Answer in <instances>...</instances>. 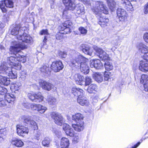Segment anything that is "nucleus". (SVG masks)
Returning <instances> with one entry per match:
<instances>
[{
	"mask_svg": "<svg viewBox=\"0 0 148 148\" xmlns=\"http://www.w3.org/2000/svg\"><path fill=\"white\" fill-rule=\"evenodd\" d=\"M16 42H12L10 47V51L14 54L15 56H11L8 58V62L12 67L17 70H20L21 68L20 62L19 61H22L24 62L26 61V58L23 56H21L18 53L21 50L23 49L27 48L26 45H20Z\"/></svg>",
	"mask_w": 148,
	"mask_h": 148,
	"instance_id": "obj_1",
	"label": "nucleus"
},
{
	"mask_svg": "<svg viewBox=\"0 0 148 148\" xmlns=\"http://www.w3.org/2000/svg\"><path fill=\"white\" fill-rule=\"evenodd\" d=\"M71 56L72 66L77 68H80L81 71L83 73H88L89 69L86 63L88 60L74 50L72 51Z\"/></svg>",
	"mask_w": 148,
	"mask_h": 148,
	"instance_id": "obj_2",
	"label": "nucleus"
},
{
	"mask_svg": "<svg viewBox=\"0 0 148 148\" xmlns=\"http://www.w3.org/2000/svg\"><path fill=\"white\" fill-rule=\"evenodd\" d=\"M84 3L88 6H92V11L97 15V17L102 18L100 15V12H102L104 14H107L108 13V8L102 2L94 1L92 0H85Z\"/></svg>",
	"mask_w": 148,
	"mask_h": 148,
	"instance_id": "obj_3",
	"label": "nucleus"
},
{
	"mask_svg": "<svg viewBox=\"0 0 148 148\" xmlns=\"http://www.w3.org/2000/svg\"><path fill=\"white\" fill-rule=\"evenodd\" d=\"M26 29L25 27H21L20 25H16L11 30V34L12 35H16L17 39L21 41L16 42L20 45H25L24 42L30 43L32 41V38L29 36L24 33V31ZM13 41V42H14Z\"/></svg>",
	"mask_w": 148,
	"mask_h": 148,
	"instance_id": "obj_4",
	"label": "nucleus"
},
{
	"mask_svg": "<svg viewBox=\"0 0 148 148\" xmlns=\"http://www.w3.org/2000/svg\"><path fill=\"white\" fill-rule=\"evenodd\" d=\"M94 49L101 59L103 60H106L104 65L107 71L112 70L113 66L110 62L111 60L108 55L102 49L98 47L95 48Z\"/></svg>",
	"mask_w": 148,
	"mask_h": 148,
	"instance_id": "obj_5",
	"label": "nucleus"
},
{
	"mask_svg": "<svg viewBox=\"0 0 148 148\" xmlns=\"http://www.w3.org/2000/svg\"><path fill=\"white\" fill-rule=\"evenodd\" d=\"M83 118V115L79 113H77L72 116V120L76 123L72 124V127L75 131L79 132L84 129Z\"/></svg>",
	"mask_w": 148,
	"mask_h": 148,
	"instance_id": "obj_6",
	"label": "nucleus"
},
{
	"mask_svg": "<svg viewBox=\"0 0 148 148\" xmlns=\"http://www.w3.org/2000/svg\"><path fill=\"white\" fill-rule=\"evenodd\" d=\"M7 65L6 62H4L1 64L0 66V73L5 74L11 78H16L17 73L13 71L11 67H7Z\"/></svg>",
	"mask_w": 148,
	"mask_h": 148,
	"instance_id": "obj_7",
	"label": "nucleus"
},
{
	"mask_svg": "<svg viewBox=\"0 0 148 148\" xmlns=\"http://www.w3.org/2000/svg\"><path fill=\"white\" fill-rule=\"evenodd\" d=\"M27 95L28 98L32 102L39 103L43 101L44 97L40 93L36 94L33 92H30Z\"/></svg>",
	"mask_w": 148,
	"mask_h": 148,
	"instance_id": "obj_8",
	"label": "nucleus"
},
{
	"mask_svg": "<svg viewBox=\"0 0 148 148\" xmlns=\"http://www.w3.org/2000/svg\"><path fill=\"white\" fill-rule=\"evenodd\" d=\"M5 6L9 8H12L13 6L12 0H4L0 1V8L3 12H6L7 11Z\"/></svg>",
	"mask_w": 148,
	"mask_h": 148,
	"instance_id": "obj_9",
	"label": "nucleus"
},
{
	"mask_svg": "<svg viewBox=\"0 0 148 148\" xmlns=\"http://www.w3.org/2000/svg\"><path fill=\"white\" fill-rule=\"evenodd\" d=\"M51 116L56 124L60 126L62 125L63 122V119L60 114L53 112L51 113Z\"/></svg>",
	"mask_w": 148,
	"mask_h": 148,
	"instance_id": "obj_10",
	"label": "nucleus"
},
{
	"mask_svg": "<svg viewBox=\"0 0 148 148\" xmlns=\"http://www.w3.org/2000/svg\"><path fill=\"white\" fill-rule=\"evenodd\" d=\"M137 47L140 52L144 54V59L148 60V47L143 43H140Z\"/></svg>",
	"mask_w": 148,
	"mask_h": 148,
	"instance_id": "obj_11",
	"label": "nucleus"
},
{
	"mask_svg": "<svg viewBox=\"0 0 148 148\" xmlns=\"http://www.w3.org/2000/svg\"><path fill=\"white\" fill-rule=\"evenodd\" d=\"M63 68L62 62L60 61H56L52 62L51 66V69L55 72L59 71Z\"/></svg>",
	"mask_w": 148,
	"mask_h": 148,
	"instance_id": "obj_12",
	"label": "nucleus"
},
{
	"mask_svg": "<svg viewBox=\"0 0 148 148\" xmlns=\"http://www.w3.org/2000/svg\"><path fill=\"white\" fill-rule=\"evenodd\" d=\"M17 134L19 136H23L25 134H28L29 132L28 128L24 125H17L16 126Z\"/></svg>",
	"mask_w": 148,
	"mask_h": 148,
	"instance_id": "obj_13",
	"label": "nucleus"
},
{
	"mask_svg": "<svg viewBox=\"0 0 148 148\" xmlns=\"http://www.w3.org/2000/svg\"><path fill=\"white\" fill-rule=\"evenodd\" d=\"M63 129L67 136L71 137L74 136L75 133L73 130L69 125L66 123L64 124Z\"/></svg>",
	"mask_w": 148,
	"mask_h": 148,
	"instance_id": "obj_14",
	"label": "nucleus"
},
{
	"mask_svg": "<svg viewBox=\"0 0 148 148\" xmlns=\"http://www.w3.org/2000/svg\"><path fill=\"white\" fill-rule=\"evenodd\" d=\"M90 66L91 68L99 69L102 68L103 64L99 59H95L90 60Z\"/></svg>",
	"mask_w": 148,
	"mask_h": 148,
	"instance_id": "obj_15",
	"label": "nucleus"
},
{
	"mask_svg": "<svg viewBox=\"0 0 148 148\" xmlns=\"http://www.w3.org/2000/svg\"><path fill=\"white\" fill-rule=\"evenodd\" d=\"M39 84L42 89L47 91H50L54 87L52 84L44 81L40 82Z\"/></svg>",
	"mask_w": 148,
	"mask_h": 148,
	"instance_id": "obj_16",
	"label": "nucleus"
},
{
	"mask_svg": "<svg viewBox=\"0 0 148 148\" xmlns=\"http://www.w3.org/2000/svg\"><path fill=\"white\" fill-rule=\"evenodd\" d=\"M139 69L142 71L145 72L148 71V60H145L140 62L139 66Z\"/></svg>",
	"mask_w": 148,
	"mask_h": 148,
	"instance_id": "obj_17",
	"label": "nucleus"
},
{
	"mask_svg": "<svg viewBox=\"0 0 148 148\" xmlns=\"http://www.w3.org/2000/svg\"><path fill=\"white\" fill-rule=\"evenodd\" d=\"M72 93L75 96L78 97H82L84 95L83 90L79 88H73L71 90Z\"/></svg>",
	"mask_w": 148,
	"mask_h": 148,
	"instance_id": "obj_18",
	"label": "nucleus"
},
{
	"mask_svg": "<svg viewBox=\"0 0 148 148\" xmlns=\"http://www.w3.org/2000/svg\"><path fill=\"white\" fill-rule=\"evenodd\" d=\"M5 93L4 95L0 94V97L2 98L3 100L5 99V101H6L8 103H10L11 101H13L15 100V97L14 96L12 95V96L9 94H7L5 95ZM4 102L3 103H4Z\"/></svg>",
	"mask_w": 148,
	"mask_h": 148,
	"instance_id": "obj_19",
	"label": "nucleus"
},
{
	"mask_svg": "<svg viewBox=\"0 0 148 148\" xmlns=\"http://www.w3.org/2000/svg\"><path fill=\"white\" fill-rule=\"evenodd\" d=\"M24 122L27 124L30 125L34 127H37V124L36 122L33 120H31V117L29 116H24L23 118Z\"/></svg>",
	"mask_w": 148,
	"mask_h": 148,
	"instance_id": "obj_20",
	"label": "nucleus"
},
{
	"mask_svg": "<svg viewBox=\"0 0 148 148\" xmlns=\"http://www.w3.org/2000/svg\"><path fill=\"white\" fill-rule=\"evenodd\" d=\"M117 16L119 18H125L127 17V14L126 11L124 9L121 8H118L116 11Z\"/></svg>",
	"mask_w": 148,
	"mask_h": 148,
	"instance_id": "obj_21",
	"label": "nucleus"
},
{
	"mask_svg": "<svg viewBox=\"0 0 148 148\" xmlns=\"http://www.w3.org/2000/svg\"><path fill=\"white\" fill-rule=\"evenodd\" d=\"M83 77L79 74H75L74 76L73 79L75 81L76 83L79 85H82L83 84Z\"/></svg>",
	"mask_w": 148,
	"mask_h": 148,
	"instance_id": "obj_22",
	"label": "nucleus"
},
{
	"mask_svg": "<svg viewBox=\"0 0 148 148\" xmlns=\"http://www.w3.org/2000/svg\"><path fill=\"white\" fill-rule=\"evenodd\" d=\"M77 102L80 105L82 106L88 105L89 103L86 98L83 95L82 96V97H78Z\"/></svg>",
	"mask_w": 148,
	"mask_h": 148,
	"instance_id": "obj_23",
	"label": "nucleus"
},
{
	"mask_svg": "<svg viewBox=\"0 0 148 148\" xmlns=\"http://www.w3.org/2000/svg\"><path fill=\"white\" fill-rule=\"evenodd\" d=\"M11 143L13 145L17 147H22L24 144L21 140L16 138H13L11 140Z\"/></svg>",
	"mask_w": 148,
	"mask_h": 148,
	"instance_id": "obj_24",
	"label": "nucleus"
},
{
	"mask_svg": "<svg viewBox=\"0 0 148 148\" xmlns=\"http://www.w3.org/2000/svg\"><path fill=\"white\" fill-rule=\"evenodd\" d=\"M75 9L76 10V14H77L84 13V6L83 4L81 3L77 4L76 5Z\"/></svg>",
	"mask_w": 148,
	"mask_h": 148,
	"instance_id": "obj_25",
	"label": "nucleus"
},
{
	"mask_svg": "<svg viewBox=\"0 0 148 148\" xmlns=\"http://www.w3.org/2000/svg\"><path fill=\"white\" fill-rule=\"evenodd\" d=\"M82 51L85 54L91 56L92 53V49L87 45H83Z\"/></svg>",
	"mask_w": 148,
	"mask_h": 148,
	"instance_id": "obj_26",
	"label": "nucleus"
},
{
	"mask_svg": "<svg viewBox=\"0 0 148 148\" xmlns=\"http://www.w3.org/2000/svg\"><path fill=\"white\" fill-rule=\"evenodd\" d=\"M121 3L123 6L128 10H130L132 8V6L130 1L128 0H121Z\"/></svg>",
	"mask_w": 148,
	"mask_h": 148,
	"instance_id": "obj_27",
	"label": "nucleus"
},
{
	"mask_svg": "<svg viewBox=\"0 0 148 148\" xmlns=\"http://www.w3.org/2000/svg\"><path fill=\"white\" fill-rule=\"evenodd\" d=\"M93 77L94 79L98 83H101L103 81V76L99 73H95L93 75Z\"/></svg>",
	"mask_w": 148,
	"mask_h": 148,
	"instance_id": "obj_28",
	"label": "nucleus"
},
{
	"mask_svg": "<svg viewBox=\"0 0 148 148\" xmlns=\"http://www.w3.org/2000/svg\"><path fill=\"white\" fill-rule=\"evenodd\" d=\"M107 2L110 9L112 11L116 9V3L114 0H106Z\"/></svg>",
	"mask_w": 148,
	"mask_h": 148,
	"instance_id": "obj_29",
	"label": "nucleus"
},
{
	"mask_svg": "<svg viewBox=\"0 0 148 148\" xmlns=\"http://www.w3.org/2000/svg\"><path fill=\"white\" fill-rule=\"evenodd\" d=\"M69 144V141L67 138H62L60 143L62 148H68Z\"/></svg>",
	"mask_w": 148,
	"mask_h": 148,
	"instance_id": "obj_30",
	"label": "nucleus"
},
{
	"mask_svg": "<svg viewBox=\"0 0 148 148\" xmlns=\"http://www.w3.org/2000/svg\"><path fill=\"white\" fill-rule=\"evenodd\" d=\"M97 89V85L95 84H92L89 86L86 90L88 92L92 93L95 92Z\"/></svg>",
	"mask_w": 148,
	"mask_h": 148,
	"instance_id": "obj_31",
	"label": "nucleus"
},
{
	"mask_svg": "<svg viewBox=\"0 0 148 148\" xmlns=\"http://www.w3.org/2000/svg\"><path fill=\"white\" fill-rule=\"evenodd\" d=\"M47 100L49 104L51 105H55L57 103L56 99L52 96L49 97Z\"/></svg>",
	"mask_w": 148,
	"mask_h": 148,
	"instance_id": "obj_32",
	"label": "nucleus"
},
{
	"mask_svg": "<svg viewBox=\"0 0 148 148\" xmlns=\"http://www.w3.org/2000/svg\"><path fill=\"white\" fill-rule=\"evenodd\" d=\"M47 110V107L38 104L37 111L41 114L44 113Z\"/></svg>",
	"mask_w": 148,
	"mask_h": 148,
	"instance_id": "obj_33",
	"label": "nucleus"
},
{
	"mask_svg": "<svg viewBox=\"0 0 148 148\" xmlns=\"http://www.w3.org/2000/svg\"><path fill=\"white\" fill-rule=\"evenodd\" d=\"M140 82L141 83L145 84V83L148 82V75L146 74H143L141 75Z\"/></svg>",
	"mask_w": 148,
	"mask_h": 148,
	"instance_id": "obj_34",
	"label": "nucleus"
},
{
	"mask_svg": "<svg viewBox=\"0 0 148 148\" xmlns=\"http://www.w3.org/2000/svg\"><path fill=\"white\" fill-rule=\"evenodd\" d=\"M76 5L72 1L66 6V8L70 10H73L75 9Z\"/></svg>",
	"mask_w": 148,
	"mask_h": 148,
	"instance_id": "obj_35",
	"label": "nucleus"
},
{
	"mask_svg": "<svg viewBox=\"0 0 148 148\" xmlns=\"http://www.w3.org/2000/svg\"><path fill=\"white\" fill-rule=\"evenodd\" d=\"M50 140L49 138L47 137L45 138L42 140V144L45 147H48L49 146Z\"/></svg>",
	"mask_w": 148,
	"mask_h": 148,
	"instance_id": "obj_36",
	"label": "nucleus"
},
{
	"mask_svg": "<svg viewBox=\"0 0 148 148\" xmlns=\"http://www.w3.org/2000/svg\"><path fill=\"white\" fill-rule=\"evenodd\" d=\"M99 24L102 27H103L104 25H106L107 23L109 21V19H99Z\"/></svg>",
	"mask_w": 148,
	"mask_h": 148,
	"instance_id": "obj_37",
	"label": "nucleus"
},
{
	"mask_svg": "<svg viewBox=\"0 0 148 148\" xmlns=\"http://www.w3.org/2000/svg\"><path fill=\"white\" fill-rule=\"evenodd\" d=\"M40 71L42 72L47 74L49 72V68L48 66L44 65L40 68Z\"/></svg>",
	"mask_w": 148,
	"mask_h": 148,
	"instance_id": "obj_38",
	"label": "nucleus"
},
{
	"mask_svg": "<svg viewBox=\"0 0 148 148\" xmlns=\"http://www.w3.org/2000/svg\"><path fill=\"white\" fill-rule=\"evenodd\" d=\"M64 34L63 33H61L60 32L58 33L56 35V38L58 40L62 41L64 38Z\"/></svg>",
	"mask_w": 148,
	"mask_h": 148,
	"instance_id": "obj_39",
	"label": "nucleus"
},
{
	"mask_svg": "<svg viewBox=\"0 0 148 148\" xmlns=\"http://www.w3.org/2000/svg\"><path fill=\"white\" fill-rule=\"evenodd\" d=\"M41 135L40 132L38 131H36L34 134V138L37 140H39L41 138Z\"/></svg>",
	"mask_w": 148,
	"mask_h": 148,
	"instance_id": "obj_40",
	"label": "nucleus"
},
{
	"mask_svg": "<svg viewBox=\"0 0 148 148\" xmlns=\"http://www.w3.org/2000/svg\"><path fill=\"white\" fill-rule=\"evenodd\" d=\"M20 78L22 80H25L26 76V73L25 71H22L20 73Z\"/></svg>",
	"mask_w": 148,
	"mask_h": 148,
	"instance_id": "obj_41",
	"label": "nucleus"
},
{
	"mask_svg": "<svg viewBox=\"0 0 148 148\" xmlns=\"http://www.w3.org/2000/svg\"><path fill=\"white\" fill-rule=\"evenodd\" d=\"M92 82V80L91 78L88 76L86 77L85 81V85L86 86L89 85Z\"/></svg>",
	"mask_w": 148,
	"mask_h": 148,
	"instance_id": "obj_42",
	"label": "nucleus"
},
{
	"mask_svg": "<svg viewBox=\"0 0 148 148\" xmlns=\"http://www.w3.org/2000/svg\"><path fill=\"white\" fill-rule=\"evenodd\" d=\"M63 25L64 27H69L72 25V23L71 21L68 20L65 21Z\"/></svg>",
	"mask_w": 148,
	"mask_h": 148,
	"instance_id": "obj_43",
	"label": "nucleus"
},
{
	"mask_svg": "<svg viewBox=\"0 0 148 148\" xmlns=\"http://www.w3.org/2000/svg\"><path fill=\"white\" fill-rule=\"evenodd\" d=\"M110 75L111 73L109 72H105L104 74V80L106 81L108 80L110 78Z\"/></svg>",
	"mask_w": 148,
	"mask_h": 148,
	"instance_id": "obj_44",
	"label": "nucleus"
},
{
	"mask_svg": "<svg viewBox=\"0 0 148 148\" xmlns=\"http://www.w3.org/2000/svg\"><path fill=\"white\" fill-rule=\"evenodd\" d=\"M79 30L80 33L82 34L85 35L87 33V30L84 27H80L79 28Z\"/></svg>",
	"mask_w": 148,
	"mask_h": 148,
	"instance_id": "obj_45",
	"label": "nucleus"
},
{
	"mask_svg": "<svg viewBox=\"0 0 148 148\" xmlns=\"http://www.w3.org/2000/svg\"><path fill=\"white\" fill-rule=\"evenodd\" d=\"M67 54L66 52L65 51H60L59 53V56L62 58H65Z\"/></svg>",
	"mask_w": 148,
	"mask_h": 148,
	"instance_id": "obj_46",
	"label": "nucleus"
},
{
	"mask_svg": "<svg viewBox=\"0 0 148 148\" xmlns=\"http://www.w3.org/2000/svg\"><path fill=\"white\" fill-rule=\"evenodd\" d=\"M38 104L35 103L30 104V107L32 110H37Z\"/></svg>",
	"mask_w": 148,
	"mask_h": 148,
	"instance_id": "obj_47",
	"label": "nucleus"
},
{
	"mask_svg": "<svg viewBox=\"0 0 148 148\" xmlns=\"http://www.w3.org/2000/svg\"><path fill=\"white\" fill-rule=\"evenodd\" d=\"M74 137L73 140V143L75 144L77 143L79 141V136L77 135L74 136Z\"/></svg>",
	"mask_w": 148,
	"mask_h": 148,
	"instance_id": "obj_48",
	"label": "nucleus"
},
{
	"mask_svg": "<svg viewBox=\"0 0 148 148\" xmlns=\"http://www.w3.org/2000/svg\"><path fill=\"white\" fill-rule=\"evenodd\" d=\"M40 33L41 35H49V34L47 29H43L41 31Z\"/></svg>",
	"mask_w": 148,
	"mask_h": 148,
	"instance_id": "obj_49",
	"label": "nucleus"
},
{
	"mask_svg": "<svg viewBox=\"0 0 148 148\" xmlns=\"http://www.w3.org/2000/svg\"><path fill=\"white\" fill-rule=\"evenodd\" d=\"M144 11L145 14H146L148 13V2L144 5Z\"/></svg>",
	"mask_w": 148,
	"mask_h": 148,
	"instance_id": "obj_50",
	"label": "nucleus"
},
{
	"mask_svg": "<svg viewBox=\"0 0 148 148\" xmlns=\"http://www.w3.org/2000/svg\"><path fill=\"white\" fill-rule=\"evenodd\" d=\"M65 28L64 29H62V30H64V32L66 33V34H69L71 32V29L69 27H65Z\"/></svg>",
	"mask_w": 148,
	"mask_h": 148,
	"instance_id": "obj_51",
	"label": "nucleus"
},
{
	"mask_svg": "<svg viewBox=\"0 0 148 148\" xmlns=\"http://www.w3.org/2000/svg\"><path fill=\"white\" fill-rule=\"evenodd\" d=\"M143 39L147 42L148 43V33H145L143 35Z\"/></svg>",
	"mask_w": 148,
	"mask_h": 148,
	"instance_id": "obj_52",
	"label": "nucleus"
},
{
	"mask_svg": "<svg viewBox=\"0 0 148 148\" xmlns=\"http://www.w3.org/2000/svg\"><path fill=\"white\" fill-rule=\"evenodd\" d=\"M72 1L71 0H63V2L66 6Z\"/></svg>",
	"mask_w": 148,
	"mask_h": 148,
	"instance_id": "obj_53",
	"label": "nucleus"
},
{
	"mask_svg": "<svg viewBox=\"0 0 148 148\" xmlns=\"http://www.w3.org/2000/svg\"><path fill=\"white\" fill-rule=\"evenodd\" d=\"M144 90L147 92H148V82L145 83L144 84Z\"/></svg>",
	"mask_w": 148,
	"mask_h": 148,
	"instance_id": "obj_54",
	"label": "nucleus"
},
{
	"mask_svg": "<svg viewBox=\"0 0 148 148\" xmlns=\"http://www.w3.org/2000/svg\"><path fill=\"white\" fill-rule=\"evenodd\" d=\"M20 86H18L17 84H15L14 85V89L16 90H18L19 89Z\"/></svg>",
	"mask_w": 148,
	"mask_h": 148,
	"instance_id": "obj_55",
	"label": "nucleus"
},
{
	"mask_svg": "<svg viewBox=\"0 0 148 148\" xmlns=\"http://www.w3.org/2000/svg\"><path fill=\"white\" fill-rule=\"evenodd\" d=\"M30 104L28 103H25L23 104V105L24 106L27 108H29L30 106Z\"/></svg>",
	"mask_w": 148,
	"mask_h": 148,
	"instance_id": "obj_56",
	"label": "nucleus"
},
{
	"mask_svg": "<svg viewBox=\"0 0 148 148\" xmlns=\"http://www.w3.org/2000/svg\"><path fill=\"white\" fill-rule=\"evenodd\" d=\"M3 98L0 97V106L1 105H3L4 104L3 103Z\"/></svg>",
	"mask_w": 148,
	"mask_h": 148,
	"instance_id": "obj_57",
	"label": "nucleus"
},
{
	"mask_svg": "<svg viewBox=\"0 0 148 148\" xmlns=\"http://www.w3.org/2000/svg\"><path fill=\"white\" fill-rule=\"evenodd\" d=\"M140 142H138L136 145H134V147H132V148H136L140 145Z\"/></svg>",
	"mask_w": 148,
	"mask_h": 148,
	"instance_id": "obj_58",
	"label": "nucleus"
},
{
	"mask_svg": "<svg viewBox=\"0 0 148 148\" xmlns=\"http://www.w3.org/2000/svg\"><path fill=\"white\" fill-rule=\"evenodd\" d=\"M55 133L58 136V135H60L61 134L60 132H59L58 131H56V132H55Z\"/></svg>",
	"mask_w": 148,
	"mask_h": 148,
	"instance_id": "obj_59",
	"label": "nucleus"
},
{
	"mask_svg": "<svg viewBox=\"0 0 148 148\" xmlns=\"http://www.w3.org/2000/svg\"><path fill=\"white\" fill-rule=\"evenodd\" d=\"M4 47L2 45H0V49L1 50L4 49Z\"/></svg>",
	"mask_w": 148,
	"mask_h": 148,
	"instance_id": "obj_60",
	"label": "nucleus"
},
{
	"mask_svg": "<svg viewBox=\"0 0 148 148\" xmlns=\"http://www.w3.org/2000/svg\"><path fill=\"white\" fill-rule=\"evenodd\" d=\"M4 27V25L3 24H0V28H3Z\"/></svg>",
	"mask_w": 148,
	"mask_h": 148,
	"instance_id": "obj_61",
	"label": "nucleus"
},
{
	"mask_svg": "<svg viewBox=\"0 0 148 148\" xmlns=\"http://www.w3.org/2000/svg\"><path fill=\"white\" fill-rule=\"evenodd\" d=\"M46 40H47L46 37V36H45L44 39L43 40V42H46Z\"/></svg>",
	"mask_w": 148,
	"mask_h": 148,
	"instance_id": "obj_62",
	"label": "nucleus"
},
{
	"mask_svg": "<svg viewBox=\"0 0 148 148\" xmlns=\"http://www.w3.org/2000/svg\"><path fill=\"white\" fill-rule=\"evenodd\" d=\"M3 138L1 137H0V141H3Z\"/></svg>",
	"mask_w": 148,
	"mask_h": 148,
	"instance_id": "obj_63",
	"label": "nucleus"
},
{
	"mask_svg": "<svg viewBox=\"0 0 148 148\" xmlns=\"http://www.w3.org/2000/svg\"><path fill=\"white\" fill-rule=\"evenodd\" d=\"M67 12V11L66 10L64 11L63 12V15H64L65 14V13H66Z\"/></svg>",
	"mask_w": 148,
	"mask_h": 148,
	"instance_id": "obj_64",
	"label": "nucleus"
}]
</instances>
